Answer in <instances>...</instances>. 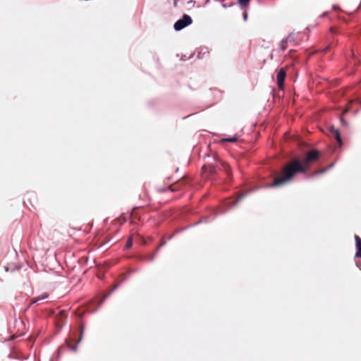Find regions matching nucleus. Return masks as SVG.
Here are the masks:
<instances>
[{
    "label": "nucleus",
    "mask_w": 361,
    "mask_h": 361,
    "mask_svg": "<svg viewBox=\"0 0 361 361\" xmlns=\"http://www.w3.org/2000/svg\"><path fill=\"white\" fill-rule=\"evenodd\" d=\"M319 152L312 149L307 153L302 161L298 159H294L284 165L281 171L274 176V181L269 186L279 187L291 181L296 174L305 173L310 166L319 159Z\"/></svg>",
    "instance_id": "nucleus-1"
},
{
    "label": "nucleus",
    "mask_w": 361,
    "mask_h": 361,
    "mask_svg": "<svg viewBox=\"0 0 361 361\" xmlns=\"http://www.w3.org/2000/svg\"><path fill=\"white\" fill-rule=\"evenodd\" d=\"M192 23V20L190 16L187 14H184L181 19L175 23L173 27L176 30L179 31L190 25Z\"/></svg>",
    "instance_id": "nucleus-2"
},
{
    "label": "nucleus",
    "mask_w": 361,
    "mask_h": 361,
    "mask_svg": "<svg viewBox=\"0 0 361 361\" xmlns=\"http://www.w3.org/2000/svg\"><path fill=\"white\" fill-rule=\"evenodd\" d=\"M295 35L294 33H291L286 38L281 40V42L279 44L280 49L281 51L286 50L289 43L294 44Z\"/></svg>",
    "instance_id": "nucleus-3"
},
{
    "label": "nucleus",
    "mask_w": 361,
    "mask_h": 361,
    "mask_svg": "<svg viewBox=\"0 0 361 361\" xmlns=\"http://www.w3.org/2000/svg\"><path fill=\"white\" fill-rule=\"evenodd\" d=\"M286 71L284 69L281 68L277 73V76H276V78H277V84H278V86H279V88L280 90H283V86H284V81H285V78H286Z\"/></svg>",
    "instance_id": "nucleus-4"
},
{
    "label": "nucleus",
    "mask_w": 361,
    "mask_h": 361,
    "mask_svg": "<svg viewBox=\"0 0 361 361\" xmlns=\"http://www.w3.org/2000/svg\"><path fill=\"white\" fill-rule=\"evenodd\" d=\"M202 171L205 178H208L216 173V167L213 165H204L202 166Z\"/></svg>",
    "instance_id": "nucleus-5"
},
{
    "label": "nucleus",
    "mask_w": 361,
    "mask_h": 361,
    "mask_svg": "<svg viewBox=\"0 0 361 361\" xmlns=\"http://www.w3.org/2000/svg\"><path fill=\"white\" fill-rule=\"evenodd\" d=\"M184 183L185 180H179L174 184L169 185L168 188L172 192L179 190L183 187Z\"/></svg>",
    "instance_id": "nucleus-6"
},
{
    "label": "nucleus",
    "mask_w": 361,
    "mask_h": 361,
    "mask_svg": "<svg viewBox=\"0 0 361 361\" xmlns=\"http://www.w3.org/2000/svg\"><path fill=\"white\" fill-rule=\"evenodd\" d=\"M356 242L357 252L355 254L356 257H361V238L358 235H355Z\"/></svg>",
    "instance_id": "nucleus-7"
},
{
    "label": "nucleus",
    "mask_w": 361,
    "mask_h": 361,
    "mask_svg": "<svg viewBox=\"0 0 361 361\" xmlns=\"http://www.w3.org/2000/svg\"><path fill=\"white\" fill-rule=\"evenodd\" d=\"M47 297H48V294L46 293H43L41 295H39V296L32 298V301H31V304L35 303L41 300L46 299V298H47Z\"/></svg>",
    "instance_id": "nucleus-8"
},
{
    "label": "nucleus",
    "mask_w": 361,
    "mask_h": 361,
    "mask_svg": "<svg viewBox=\"0 0 361 361\" xmlns=\"http://www.w3.org/2000/svg\"><path fill=\"white\" fill-rule=\"evenodd\" d=\"M331 133H333L334 136L335 137V138L336 139L338 142L339 144H341V138L340 133H339L338 130L336 129H334V128H331Z\"/></svg>",
    "instance_id": "nucleus-9"
},
{
    "label": "nucleus",
    "mask_w": 361,
    "mask_h": 361,
    "mask_svg": "<svg viewBox=\"0 0 361 361\" xmlns=\"http://www.w3.org/2000/svg\"><path fill=\"white\" fill-rule=\"evenodd\" d=\"M83 332H84V326L82 324H81L80 326V330H79V334H80L79 338L77 340H75L76 343H78L82 341Z\"/></svg>",
    "instance_id": "nucleus-10"
},
{
    "label": "nucleus",
    "mask_w": 361,
    "mask_h": 361,
    "mask_svg": "<svg viewBox=\"0 0 361 361\" xmlns=\"http://www.w3.org/2000/svg\"><path fill=\"white\" fill-rule=\"evenodd\" d=\"M238 140L237 137H233L231 138H222L221 142H235Z\"/></svg>",
    "instance_id": "nucleus-11"
},
{
    "label": "nucleus",
    "mask_w": 361,
    "mask_h": 361,
    "mask_svg": "<svg viewBox=\"0 0 361 361\" xmlns=\"http://www.w3.org/2000/svg\"><path fill=\"white\" fill-rule=\"evenodd\" d=\"M132 245H133V238H132V237H130V238L128 239L127 242H126V246H125V247H126V249H129V248H130V247H131V246H132Z\"/></svg>",
    "instance_id": "nucleus-12"
},
{
    "label": "nucleus",
    "mask_w": 361,
    "mask_h": 361,
    "mask_svg": "<svg viewBox=\"0 0 361 361\" xmlns=\"http://www.w3.org/2000/svg\"><path fill=\"white\" fill-rule=\"evenodd\" d=\"M66 343L68 345V347L71 350H73V352H75L77 350V345L76 344L75 345H72L71 343V342L69 341H66Z\"/></svg>",
    "instance_id": "nucleus-13"
},
{
    "label": "nucleus",
    "mask_w": 361,
    "mask_h": 361,
    "mask_svg": "<svg viewBox=\"0 0 361 361\" xmlns=\"http://www.w3.org/2000/svg\"><path fill=\"white\" fill-rule=\"evenodd\" d=\"M250 0H238V4L240 5L241 7L246 6Z\"/></svg>",
    "instance_id": "nucleus-14"
},
{
    "label": "nucleus",
    "mask_w": 361,
    "mask_h": 361,
    "mask_svg": "<svg viewBox=\"0 0 361 361\" xmlns=\"http://www.w3.org/2000/svg\"><path fill=\"white\" fill-rule=\"evenodd\" d=\"M223 166H224V168L225 171L227 173V174H228V176H230V173H231V169H230L229 166H228L227 164H224H224H223Z\"/></svg>",
    "instance_id": "nucleus-15"
},
{
    "label": "nucleus",
    "mask_w": 361,
    "mask_h": 361,
    "mask_svg": "<svg viewBox=\"0 0 361 361\" xmlns=\"http://www.w3.org/2000/svg\"><path fill=\"white\" fill-rule=\"evenodd\" d=\"M243 197H244V195H240L236 200L233 202V203L236 204L238 201L241 200Z\"/></svg>",
    "instance_id": "nucleus-16"
},
{
    "label": "nucleus",
    "mask_w": 361,
    "mask_h": 361,
    "mask_svg": "<svg viewBox=\"0 0 361 361\" xmlns=\"http://www.w3.org/2000/svg\"><path fill=\"white\" fill-rule=\"evenodd\" d=\"M333 9L335 10V11H341V9L339 8V6H333Z\"/></svg>",
    "instance_id": "nucleus-17"
},
{
    "label": "nucleus",
    "mask_w": 361,
    "mask_h": 361,
    "mask_svg": "<svg viewBox=\"0 0 361 361\" xmlns=\"http://www.w3.org/2000/svg\"><path fill=\"white\" fill-rule=\"evenodd\" d=\"M243 19H244V20H247V13L246 11L244 12V13H243Z\"/></svg>",
    "instance_id": "nucleus-18"
},
{
    "label": "nucleus",
    "mask_w": 361,
    "mask_h": 361,
    "mask_svg": "<svg viewBox=\"0 0 361 361\" xmlns=\"http://www.w3.org/2000/svg\"><path fill=\"white\" fill-rule=\"evenodd\" d=\"M164 244H165V241H162L161 243V244L159 245V246L157 247V249H159L160 247L163 246Z\"/></svg>",
    "instance_id": "nucleus-19"
},
{
    "label": "nucleus",
    "mask_w": 361,
    "mask_h": 361,
    "mask_svg": "<svg viewBox=\"0 0 361 361\" xmlns=\"http://www.w3.org/2000/svg\"><path fill=\"white\" fill-rule=\"evenodd\" d=\"M329 49V47H326V48L325 49L324 51L326 52Z\"/></svg>",
    "instance_id": "nucleus-20"
},
{
    "label": "nucleus",
    "mask_w": 361,
    "mask_h": 361,
    "mask_svg": "<svg viewBox=\"0 0 361 361\" xmlns=\"http://www.w3.org/2000/svg\"><path fill=\"white\" fill-rule=\"evenodd\" d=\"M331 31L332 32H334V28H333V27H331Z\"/></svg>",
    "instance_id": "nucleus-21"
},
{
    "label": "nucleus",
    "mask_w": 361,
    "mask_h": 361,
    "mask_svg": "<svg viewBox=\"0 0 361 361\" xmlns=\"http://www.w3.org/2000/svg\"><path fill=\"white\" fill-rule=\"evenodd\" d=\"M149 260H151V261L153 260V257H151Z\"/></svg>",
    "instance_id": "nucleus-22"
}]
</instances>
